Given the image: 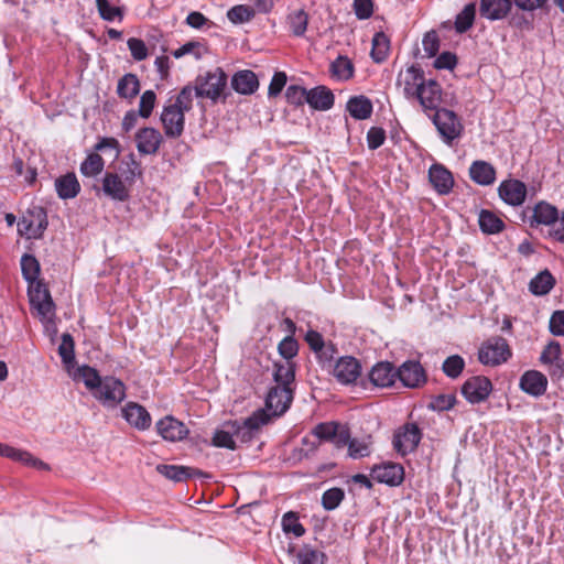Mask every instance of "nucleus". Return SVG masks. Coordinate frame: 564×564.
I'll use <instances>...</instances> for the list:
<instances>
[{"label": "nucleus", "instance_id": "f257e3e1", "mask_svg": "<svg viewBox=\"0 0 564 564\" xmlns=\"http://www.w3.org/2000/svg\"><path fill=\"white\" fill-rule=\"evenodd\" d=\"M226 87L227 75L220 67H217L197 76L194 85L195 96L210 99L215 104L224 96Z\"/></svg>", "mask_w": 564, "mask_h": 564}, {"label": "nucleus", "instance_id": "f03ea898", "mask_svg": "<svg viewBox=\"0 0 564 564\" xmlns=\"http://www.w3.org/2000/svg\"><path fill=\"white\" fill-rule=\"evenodd\" d=\"M430 117L436 127L442 140L447 145H453V142L459 139L463 134L464 126L454 111L446 108H441Z\"/></svg>", "mask_w": 564, "mask_h": 564}, {"label": "nucleus", "instance_id": "7ed1b4c3", "mask_svg": "<svg viewBox=\"0 0 564 564\" xmlns=\"http://www.w3.org/2000/svg\"><path fill=\"white\" fill-rule=\"evenodd\" d=\"M511 357V349L508 341L500 337L494 336L485 340L478 350V360L485 366H499Z\"/></svg>", "mask_w": 564, "mask_h": 564}, {"label": "nucleus", "instance_id": "20e7f679", "mask_svg": "<svg viewBox=\"0 0 564 564\" xmlns=\"http://www.w3.org/2000/svg\"><path fill=\"white\" fill-rule=\"evenodd\" d=\"M47 227L44 208L35 206L29 209L18 223V231L28 239H39Z\"/></svg>", "mask_w": 564, "mask_h": 564}, {"label": "nucleus", "instance_id": "39448f33", "mask_svg": "<svg viewBox=\"0 0 564 564\" xmlns=\"http://www.w3.org/2000/svg\"><path fill=\"white\" fill-rule=\"evenodd\" d=\"M422 438V431L415 423H405L393 434V448L402 456L416 449Z\"/></svg>", "mask_w": 564, "mask_h": 564}, {"label": "nucleus", "instance_id": "423d86ee", "mask_svg": "<svg viewBox=\"0 0 564 564\" xmlns=\"http://www.w3.org/2000/svg\"><path fill=\"white\" fill-rule=\"evenodd\" d=\"M413 99H416L420 102L423 111L427 116H431V112L434 113L435 111L441 109V85L434 79H425Z\"/></svg>", "mask_w": 564, "mask_h": 564}, {"label": "nucleus", "instance_id": "0eeeda50", "mask_svg": "<svg viewBox=\"0 0 564 564\" xmlns=\"http://www.w3.org/2000/svg\"><path fill=\"white\" fill-rule=\"evenodd\" d=\"M492 391L491 381L485 376H475L467 379L462 386L460 392L465 399L477 404L486 401Z\"/></svg>", "mask_w": 564, "mask_h": 564}, {"label": "nucleus", "instance_id": "6e6552de", "mask_svg": "<svg viewBox=\"0 0 564 564\" xmlns=\"http://www.w3.org/2000/svg\"><path fill=\"white\" fill-rule=\"evenodd\" d=\"M29 296L34 307L43 319H51L54 314V303L46 286L41 282L31 283Z\"/></svg>", "mask_w": 564, "mask_h": 564}, {"label": "nucleus", "instance_id": "1a4fd4ad", "mask_svg": "<svg viewBox=\"0 0 564 564\" xmlns=\"http://www.w3.org/2000/svg\"><path fill=\"white\" fill-rule=\"evenodd\" d=\"M424 80L423 69L420 66L411 65L399 72L397 86L402 88L405 98L413 99Z\"/></svg>", "mask_w": 564, "mask_h": 564}, {"label": "nucleus", "instance_id": "9d476101", "mask_svg": "<svg viewBox=\"0 0 564 564\" xmlns=\"http://www.w3.org/2000/svg\"><path fill=\"white\" fill-rule=\"evenodd\" d=\"M97 389L95 397L110 406H115L126 398L124 384L112 377L105 378Z\"/></svg>", "mask_w": 564, "mask_h": 564}, {"label": "nucleus", "instance_id": "9b49d317", "mask_svg": "<svg viewBox=\"0 0 564 564\" xmlns=\"http://www.w3.org/2000/svg\"><path fill=\"white\" fill-rule=\"evenodd\" d=\"M161 121L169 138H178L184 131V112L171 104L163 108Z\"/></svg>", "mask_w": 564, "mask_h": 564}, {"label": "nucleus", "instance_id": "f8f14e48", "mask_svg": "<svg viewBox=\"0 0 564 564\" xmlns=\"http://www.w3.org/2000/svg\"><path fill=\"white\" fill-rule=\"evenodd\" d=\"M292 400V388L275 386L270 389L265 399V405L272 412L273 416H279L289 409Z\"/></svg>", "mask_w": 564, "mask_h": 564}, {"label": "nucleus", "instance_id": "ddd939ff", "mask_svg": "<svg viewBox=\"0 0 564 564\" xmlns=\"http://www.w3.org/2000/svg\"><path fill=\"white\" fill-rule=\"evenodd\" d=\"M498 193L506 204L520 206L525 200L527 186L519 180H506L499 185Z\"/></svg>", "mask_w": 564, "mask_h": 564}, {"label": "nucleus", "instance_id": "4468645a", "mask_svg": "<svg viewBox=\"0 0 564 564\" xmlns=\"http://www.w3.org/2000/svg\"><path fill=\"white\" fill-rule=\"evenodd\" d=\"M371 477L378 482L398 486L403 481L404 469L397 463H384L371 469Z\"/></svg>", "mask_w": 564, "mask_h": 564}, {"label": "nucleus", "instance_id": "2eb2a0df", "mask_svg": "<svg viewBox=\"0 0 564 564\" xmlns=\"http://www.w3.org/2000/svg\"><path fill=\"white\" fill-rule=\"evenodd\" d=\"M360 364L356 358L346 356L337 360L333 375L340 383L349 384L360 376Z\"/></svg>", "mask_w": 564, "mask_h": 564}, {"label": "nucleus", "instance_id": "dca6fc26", "mask_svg": "<svg viewBox=\"0 0 564 564\" xmlns=\"http://www.w3.org/2000/svg\"><path fill=\"white\" fill-rule=\"evenodd\" d=\"M520 388L525 393L539 398L547 388V378L538 370H528L520 378Z\"/></svg>", "mask_w": 564, "mask_h": 564}, {"label": "nucleus", "instance_id": "f3484780", "mask_svg": "<svg viewBox=\"0 0 564 564\" xmlns=\"http://www.w3.org/2000/svg\"><path fill=\"white\" fill-rule=\"evenodd\" d=\"M158 433L166 441L177 442L185 438L188 429L185 424L173 416H165L156 423Z\"/></svg>", "mask_w": 564, "mask_h": 564}, {"label": "nucleus", "instance_id": "a211bd4d", "mask_svg": "<svg viewBox=\"0 0 564 564\" xmlns=\"http://www.w3.org/2000/svg\"><path fill=\"white\" fill-rule=\"evenodd\" d=\"M558 220V210L555 206L542 200L534 205L530 218V227L553 226Z\"/></svg>", "mask_w": 564, "mask_h": 564}, {"label": "nucleus", "instance_id": "6ab92c4d", "mask_svg": "<svg viewBox=\"0 0 564 564\" xmlns=\"http://www.w3.org/2000/svg\"><path fill=\"white\" fill-rule=\"evenodd\" d=\"M129 187L128 183L123 181L118 174L116 173H106L102 180V189L104 193L119 202H124L129 198Z\"/></svg>", "mask_w": 564, "mask_h": 564}, {"label": "nucleus", "instance_id": "aec40b11", "mask_svg": "<svg viewBox=\"0 0 564 564\" xmlns=\"http://www.w3.org/2000/svg\"><path fill=\"white\" fill-rule=\"evenodd\" d=\"M397 377L409 388H416L425 381L424 369L417 361H406L397 371Z\"/></svg>", "mask_w": 564, "mask_h": 564}, {"label": "nucleus", "instance_id": "412c9836", "mask_svg": "<svg viewBox=\"0 0 564 564\" xmlns=\"http://www.w3.org/2000/svg\"><path fill=\"white\" fill-rule=\"evenodd\" d=\"M123 417L127 422L138 430H147L151 425V416L142 405L129 402L122 409Z\"/></svg>", "mask_w": 564, "mask_h": 564}, {"label": "nucleus", "instance_id": "4be33fe9", "mask_svg": "<svg viewBox=\"0 0 564 564\" xmlns=\"http://www.w3.org/2000/svg\"><path fill=\"white\" fill-rule=\"evenodd\" d=\"M138 151L142 154L155 153L161 144L162 135L154 128H143L135 135Z\"/></svg>", "mask_w": 564, "mask_h": 564}, {"label": "nucleus", "instance_id": "5701e85b", "mask_svg": "<svg viewBox=\"0 0 564 564\" xmlns=\"http://www.w3.org/2000/svg\"><path fill=\"white\" fill-rule=\"evenodd\" d=\"M429 178L435 191L440 194H448L453 188V176L443 165H432L429 171Z\"/></svg>", "mask_w": 564, "mask_h": 564}, {"label": "nucleus", "instance_id": "b1692460", "mask_svg": "<svg viewBox=\"0 0 564 564\" xmlns=\"http://www.w3.org/2000/svg\"><path fill=\"white\" fill-rule=\"evenodd\" d=\"M511 0H481L480 14L489 20H500L511 10Z\"/></svg>", "mask_w": 564, "mask_h": 564}, {"label": "nucleus", "instance_id": "393cba45", "mask_svg": "<svg viewBox=\"0 0 564 564\" xmlns=\"http://www.w3.org/2000/svg\"><path fill=\"white\" fill-rule=\"evenodd\" d=\"M232 88L241 95L253 94L259 87V80L251 70H240L232 76Z\"/></svg>", "mask_w": 564, "mask_h": 564}, {"label": "nucleus", "instance_id": "a878e982", "mask_svg": "<svg viewBox=\"0 0 564 564\" xmlns=\"http://www.w3.org/2000/svg\"><path fill=\"white\" fill-rule=\"evenodd\" d=\"M470 178L479 185H490L496 180L495 167L486 161H475L469 167Z\"/></svg>", "mask_w": 564, "mask_h": 564}, {"label": "nucleus", "instance_id": "bb28decb", "mask_svg": "<svg viewBox=\"0 0 564 564\" xmlns=\"http://www.w3.org/2000/svg\"><path fill=\"white\" fill-rule=\"evenodd\" d=\"M397 371L392 364L379 362L377 364L369 373L370 381L377 387H389L394 382Z\"/></svg>", "mask_w": 564, "mask_h": 564}, {"label": "nucleus", "instance_id": "cd10ccee", "mask_svg": "<svg viewBox=\"0 0 564 564\" xmlns=\"http://www.w3.org/2000/svg\"><path fill=\"white\" fill-rule=\"evenodd\" d=\"M307 104L317 110H328L334 105V94L325 86L308 90Z\"/></svg>", "mask_w": 564, "mask_h": 564}, {"label": "nucleus", "instance_id": "c85d7f7f", "mask_svg": "<svg viewBox=\"0 0 564 564\" xmlns=\"http://www.w3.org/2000/svg\"><path fill=\"white\" fill-rule=\"evenodd\" d=\"M55 188L62 199H69L77 196L80 185L74 173L63 175L55 181Z\"/></svg>", "mask_w": 564, "mask_h": 564}, {"label": "nucleus", "instance_id": "c756f323", "mask_svg": "<svg viewBox=\"0 0 564 564\" xmlns=\"http://www.w3.org/2000/svg\"><path fill=\"white\" fill-rule=\"evenodd\" d=\"M347 110L357 120H365L372 113V104L365 96L351 97L347 102Z\"/></svg>", "mask_w": 564, "mask_h": 564}, {"label": "nucleus", "instance_id": "7c9ffc66", "mask_svg": "<svg viewBox=\"0 0 564 564\" xmlns=\"http://www.w3.org/2000/svg\"><path fill=\"white\" fill-rule=\"evenodd\" d=\"M156 470L167 479L174 481H182L200 474L197 469L175 465H158Z\"/></svg>", "mask_w": 564, "mask_h": 564}, {"label": "nucleus", "instance_id": "2f4dec72", "mask_svg": "<svg viewBox=\"0 0 564 564\" xmlns=\"http://www.w3.org/2000/svg\"><path fill=\"white\" fill-rule=\"evenodd\" d=\"M274 381L276 386L291 388L295 379V365L293 361H284L274 365Z\"/></svg>", "mask_w": 564, "mask_h": 564}, {"label": "nucleus", "instance_id": "473e14b6", "mask_svg": "<svg viewBox=\"0 0 564 564\" xmlns=\"http://www.w3.org/2000/svg\"><path fill=\"white\" fill-rule=\"evenodd\" d=\"M4 457H8L12 460L20 462L26 466H32L37 469H47V465L42 460L33 457L29 452L22 451L19 448H14L8 445L7 453H4Z\"/></svg>", "mask_w": 564, "mask_h": 564}, {"label": "nucleus", "instance_id": "72a5a7b5", "mask_svg": "<svg viewBox=\"0 0 564 564\" xmlns=\"http://www.w3.org/2000/svg\"><path fill=\"white\" fill-rule=\"evenodd\" d=\"M479 227L485 234H498L502 231L503 221L492 212L482 209L479 214Z\"/></svg>", "mask_w": 564, "mask_h": 564}, {"label": "nucleus", "instance_id": "f704fd0d", "mask_svg": "<svg viewBox=\"0 0 564 564\" xmlns=\"http://www.w3.org/2000/svg\"><path fill=\"white\" fill-rule=\"evenodd\" d=\"M308 24V14L303 9L295 10L288 15V25L294 36H303Z\"/></svg>", "mask_w": 564, "mask_h": 564}, {"label": "nucleus", "instance_id": "c9c22d12", "mask_svg": "<svg viewBox=\"0 0 564 564\" xmlns=\"http://www.w3.org/2000/svg\"><path fill=\"white\" fill-rule=\"evenodd\" d=\"M140 83L135 75L126 74L117 86V93L121 98H133L139 94Z\"/></svg>", "mask_w": 564, "mask_h": 564}, {"label": "nucleus", "instance_id": "e433bc0d", "mask_svg": "<svg viewBox=\"0 0 564 564\" xmlns=\"http://www.w3.org/2000/svg\"><path fill=\"white\" fill-rule=\"evenodd\" d=\"M555 280L549 271H543L530 282V291L535 295H545L554 286Z\"/></svg>", "mask_w": 564, "mask_h": 564}, {"label": "nucleus", "instance_id": "4c0bfd02", "mask_svg": "<svg viewBox=\"0 0 564 564\" xmlns=\"http://www.w3.org/2000/svg\"><path fill=\"white\" fill-rule=\"evenodd\" d=\"M390 50V40L389 37L382 33H376L372 39V50H371V56L375 62L381 63L383 62L389 53Z\"/></svg>", "mask_w": 564, "mask_h": 564}, {"label": "nucleus", "instance_id": "58836bf2", "mask_svg": "<svg viewBox=\"0 0 564 564\" xmlns=\"http://www.w3.org/2000/svg\"><path fill=\"white\" fill-rule=\"evenodd\" d=\"M105 161L98 153H90L80 164V173L87 177H94L104 170Z\"/></svg>", "mask_w": 564, "mask_h": 564}, {"label": "nucleus", "instance_id": "ea45409f", "mask_svg": "<svg viewBox=\"0 0 564 564\" xmlns=\"http://www.w3.org/2000/svg\"><path fill=\"white\" fill-rule=\"evenodd\" d=\"M330 72L334 77L340 80H347L354 75V65L346 56H338L330 65Z\"/></svg>", "mask_w": 564, "mask_h": 564}, {"label": "nucleus", "instance_id": "a19ab883", "mask_svg": "<svg viewBox=\"0 0 564 564\" xmlns=\"http://www.w3.org/2000/svg\"><path fill=\"white\" fill-rule=\"evenodd\" d=\"M22 274L26 281L31 283L40 282V263L35 257L31 254H24L21 259Z\"/></svg>", "mask_w": 564, "mask_h": 564}, {"label": "nucleus", "instance_id": "79ce46f5", "mask_svg": "<svg viewBox=\"0 0 564 564\" xmlns=\"http://www.w3.org/2000/svg\"><path fill=\"white\" fill-rule=\"evenodd\" d=\"M464 368L465 361L459 355H452L447 357L442 367L444 373L452 379L458 378Z\"/></svg>", "mask_w": 564, "mask_h": 564}, {"label": "nucleus", "instance_id": "37998d69", "mask_svg": "<svg viewBox=\"0 0 564 564\" xmlns=\"http://www.w3.org/2000/svg\"><path fill=\"white\" fill-rule=\"evenodd\" d=\"M475 12L476 8L474 3H469L463 9V11L456 17L455 21L457 32L463 33L471 28L475 19Z\"/></svg>", "mask_w": 564, "mask_h": 564}, {"label": "nucleus", "instance_id": "c03bdc74", "mask_svg": "<svg viewBox=\"0 0 564 564\" xmlns=\"http://www.w3.org/2000/svg\"><path fill=\"white\" fill-rule=\"evenodd\" d=\"M76 377L82 379L89 390L97 389L102 381L97 370L89 366L79 367Z\"/></svg>", "mask_w": 564, "mask_h": 564}, {"label": "nucleus", "instance_id": "a18cd8bd", "mask_svg": "<svg viewBox=\"0 0 564 564\" xmlns=\"http://www.w3.org/2000/svg\"><path fill=\"white\" fill-rule=\"evenodd\" d=\"M282 528L285 533H293L295 536H302L305 532L304 527L299 521V517L292 511L283 516Z\"/></svg>", "mask_w": 564, "mask_h": 564}, {"label": "nucleus", "instance_id": "49530a36", "mask_svg": "<svg viewBox=\"0 0 564 564\" xmlns=\"http://www.w3.org/2000/svg\"><path fill=\"white\" fill-rule=\"evenodd\" d=\"M194 94V87H192L191 85H186L181 89L180 94L175 99V102L171 105L176 106L180 110H182L185 113L186 111L192 109Z\"/></svg>", "mask_w": 564, "mask_h": 564}, {"label": "nucleus", "instance_id": "de8ad7c7", "mask_svg": "<svg viewBox=\"0 0 564 564\" xmlns=\"http://www.w3.org/2000/svg\"><path fill=\"white\" fill-rule=\"evenodd\" d=\"M299 564H324V553L308 546L302 547L297 553Z\"/></svg>", "mask_w": 564, "mask_h": 564}, {"label": "nucleus", "instance_id": "09e8293b", "mask_svg": "<svg viewBox=\"0 0 564 564\" xmlns=\"http://www.w3.org/2000/svg\"><path fill=\"white\" fill-rule=\"evenodd\" d=\"M206 53L207 47L205 44L193 41L182 45L180 48L174 51L173 55L174 57L180 58L186 54H193L196 58H200Z\"/></svg>", "mask_w": 564, "mask_h": 564}, {"label": "nucleus", "instance_id": "8fccbe9b", "mask_svg": "<svg viewBox=\"0 0 564 564\" xmlns=\"http://www.w3.org/2000/svg\"><path fill=\"white\" fill-rule=\"evenodd\" d=\"M345 497L344 490L340 488H330L323 494L322 505L326 510H334L339 506Z\"/></svg>", "mask_w": 564, "mask_h": 564}, {"label": "nucleus", "instance_id": "3c124183", "mask_svg": "<svg viewBox=\"0 0 564 564\" xmlns=\"http://www.w3.org/2000/svg\"><path fill=\"white\" fill-rule=\"evenodd\" d=\"M254 15V10L248 6H235L231 8L227 17L234 23H242L249 21Z\"/></svg>", "mask_w": 564, "mask_h": 564}, {"label": "nucleus", "instance_id": "603ef678", "mask_svg": "<svg viewBox=\"0 0 564 564\" xmlns=\"http://www.w3.org/2000/svg\"><path fill=\"white\" fill-rule=\"evenodd\" d=\"M156 95L153 90H145L140 98L138 113L142 118H149L155 106Z\"/></svg>", "mask_w": 564, "mask_h": 564}, {"label": "nucleus", "instance_id": "864d4df0", "mask_svg": "<svg viewBox=\"0 0 564 564\" xmlns=\"http://www.w3.org/2000/svg\"><path fill=\"white\" fill-rule=\"evenodd\" d=\"M278 350L285 361H292V358L297 355L299 344L293 336H286L279 344Z\"/></svg>", "mask_w": 564, "mask_h": 564}, {"label": "nucleus", "instance_id": "5fc2aeb1", "mask_svg": "<svg viewBox=\"0 0 564 564\" xmlns=\"http://www.w3.org/2000/svg\"><path fill=\"white\" fill-rule=\"evenodd\" d=\"M58 354L64 364L68 365L74 361V340L69 334H63Z\"/></svg>", "mask_w": 564, "mask_h": 564}, {"label": "nucleus", "instance_id": "6e6d98bb", "mask_svg": "<svg viewBox=\"0 0 564 564\" xmlns=\"http://www.w3.org/2000/svg\"><path fill=\"white\" fill-rule=\"evenodd\" d=\"M285 97L290 104L300 106L307 102L308 90L297 85H291L286 88Z\"/></svg>", "mask_w": 564, "mask_h": 564}, {"label": "nucleus", "instance_id": "4d7b16f0", "mask_svg": "<svg viewBox=\"0 0 564 564\" xmlns=\"http://www.w3.org/2000/svg\"><path fill=\"white\" fill-rule=\"evenodd\" d=\"M338 425L335 422L319 423L314 427L313 434L322 441H332L336 435Z\"/></svg>", "mask_w": 564, "mask_h": 564}, {"label": "nucleus", "instance_id": "13d9d810", "mask_svg": "<svg viewBox=\"0 0 564 564\" xmlns=\"http://www.w3.org/2000/svg\"><path fill=\"white\" fill-rule=\"evenodd\" d=\"M96 4L104 20L113 21L117 17L122 18L121 10L118 7L110 6L108 0H96Z\"/></svg>", "mask_w": 564, "mask_h": 564}, {"label": "nucleus", "instance_id": "bf43d9fd", "mask_svg": "<svg viewBox=\"0 0 564 564\" xmlns=\"http://www.w3.org/2000/svg\"><path fill=\"white\" fill-rule=\"evenodd\" d=\"M456 403L454 394H438L432 399L429 408L435 411H446L452 409Z\"/></svg>", "mask_w": 564, "mask_h": 564}, {"label": "nucleus", "instance_id": "052dcab7", "mask_svg": "<svg viewBox=\"0 0 564 564\" xmlns=\"http://www.w3.org/2000/svg\"><path fill=\"white\" fill-rule=\"evenodd\" d=\"M124 166L122 170L123 181L131 186L135 178L142 175L141 165L134 159H130V161L124 163Z\"/></svg>", "mask_w": 564, "mask_h": 564}, {"label": "nucleus", "instance_id": "680f3d73", "mask_svg": "<svg viewBox=\"0 0 564 564\" xmlns=\"http://www.w3.org/2000/svg\"><path fill=\"white\" fill-rule=\"evenodd\" d=\"M352 9L359 20L369 19L373 13L372 0H354Z\"/></svg>", "mask_w": 564, "mask_h": 564}, {"label": "nucleus", "instance_id": "e2e57ef3", "mask_svg": "<svg viewBox=\"0 0 564 564\" xmlns=\"http://www.w3.org/2000/svg\"><path fill=\"white\" fill-rule=\"evenodd\" d=\"M561 355V346L557 341H551L546 345L541 354L540 361L542 364L552 365L560 358Z\"/></svg>", "mask_w": 564, "mask_h": 564}, {"label": "nucleus", "instance_id": "0e129e2a", "mask_svg": "<svg viewBox=\"0 0 564 564\" xmlns=\"http://www.w3.org/2000/svg\"><path fill=\"white\" fill-rule=\"evenodd\" d=\"M271 416L264 410H258L251 416L246 419L245 425L249 430H258L269 423Z\"/></svg>", "mask_w": 564, "mask_h": 564}, {"label": "nucleus", "instance_id": "69168bd1", "mask_svg": "<svg viewBox=\"0 0 564 564\" xmlns=\"http://www.w3.org/2000/svg\"><path fill=\"white\" fill-rule=\"evenodd\" d=\"M128 47L131 52V55L137 61H143L148 56V48L144 42L140 39L131 37L128 40Z\"/></svg>", "mask_w": 564, "mask_h": 564}, {"label": "nucleus", "instance_id": "338daca9", "mask_svg": "<svg viewBox=\"0 0 564 564\" xmlns=\"http://www.w3.org/2000/svg\"><path fill=\"white\" fill-rule=\"evenodd\" d=\"M386 140V131L379 127H372L367 133L368 147L376 150L383 144Z\"/></svg>", "mask_w": 564, "mask_h": 564}, {"label": "nucleus", "instance_id": "774afa93", "mask_svg": "<svg viewBox=\"0 0 564 564\" xmlns=\"http://www.w3.org/2000/svg\"><path fill=\"white\" fill-rule=\"evenodd\" d=\"M550 330L555 336L564 335V311H556L550 319Z\"/></svg>", "mask_w": 564, "mask_h": 564}]
</instances>
